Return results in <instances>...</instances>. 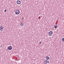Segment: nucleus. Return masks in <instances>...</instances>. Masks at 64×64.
<instances>
[{
  "label": "nucleus",
  "instance_id": "1",
  "mask_svg": "<svg viewBox=\"0 0 64 64\" xmlns=\"http://www.w3.org/2000/svg\"><path fill=\"white\" fill-rule=\"evenodd\" d=\"M15 13L16 15H19L20 14V10H15Z\"/></svg>",
  "mask_w": 64,
  "mask_h": 64
},
{
  "label": "nucleus",
  "instance_id": "2",
  "mask_svg": "<svg viewBox=\"0 0 64 64\" xmlns=\"http://www.w3.org/2000/svg\"><path fill=\"white\" fill-rule=\"evenodd\" d=\"M53 34V32L50 31L49 32L48 35L49 36H52Z\"/></svg>",
  "mask_w": 64,
  "mask_h": 64
},
{
  "label": "nucleus",
  "instance_id": "3",
  "mask_svg": "<svg viewBox=\"0 0 64 64\" xmlns=\"http://www.w3.org/2000/svg\"><path fill=\"white\" fill-rule=\"evenodd\" d=\"M4 30V28H3V27L2 26H0V30L1 31H3Z\"/></svg>",
  "mask_w": 64,
  "mask_h": 64
},
{
  "label": "nucleus",
  "instance_id": "4",
  "mask_svg": "<svg viewBox=\"0 0 64 64\" xmlns=\"http://www.w3.org/2000/svg\"><path fill=\"white\" fill-rule=\"evenodd\" d=\"M12 46H8V50H11L12 49Z\"/></svg>",
  "mask_w": 64,
  "mask_h": 64
},
{
  "label": "nucleus",
  "instance_id": "5",
  "mask_svg": "<svg viewBox=\"0 0 64 64\" xmlns=\"http://www.w3.org/2000/svg\"><path fill=\"white\" fill-rule=\"evenodd\" d=\"M21 2L19 0H18L16 2V3L17 4H21Z\"/></svg>",
  "mask_w": 64,
  "mask_h": 64
},
{
  "label": "nucleus",
  "instance_id": "6",
  "mask_svg": "<svg viewBox=\"0 0 64 64\" xmlns=\"http://www.w3.org/2000/svg\"><path fill=\"white\" fill-rule=\"evenodd\" d=\"M44 64H47V60H45L44 61Z\"/></svg>",
  "mask_w": 64,
  "mask_h": 64
},
{
  "label": "nucleus",
  "instance_id": "7",
  "mask_svg": "<svg viewBox=\"0 0 64 64\" xmlns=\"http://www.w3.org/2000/svg\"><path fill=\"white\" fill-rule=\"evenodd\" d=\"M20 25L21 26H23V25H24V24L22 23V22L21 23Z\"/></svg>",
  "mask_w": 64,
  "mask_h": 64
},
{
  "label": "nucleus",
  "instance_id": "8",
  "mask_svg": "<svg viewBox=\"0 0 64 64\" xmlns=\"http://www.w3.org/2000/svg\"><path fill=\"white\" fill-rule=\"evenodd\" d=\"M46 60H48L49 58V57L48 56H46Z\"/></svg>",
  "mask_w": 64,
  "mask_h": 64
},
{
  "label": "nucleus",
  "instance_id": "9",
  "mask_svg": "<svg viewBox=\"0 0 64 64\" xmlns=\"http://www.w3.org/2000/svg\"><path fill=\"white\" fill-rule=\"evenodd\" d=\"M54 28H55L56 29L57 28V25H55L54 26Z\"/></svg>",
  "mask_w": 64,
  "mask_h": 64
},
{
  "label": "nucleus",
  "instance_id": "10",
  "mask_svg": "<svg viewBox=\"0 0 64 64\" xmlns=\"http://www.w3.org/2000/svg\"><path fill=\"white\" fill-rule=\"evenodd\" d=\"M62 40L63 42H64V38H62Z\"/></svg>",
  "mask_w": 64,
  "mask_h": 64
},
{
  "label": "nucleus",
  "instance_id": "11",
  "mask_svg": "<svg viewBox=\"0 0 64 64\" xmlns=\"http://www.w3.org/2000/svg\"><path fill=\"white\" fill-rule=\"evenodd\" d=\"M47 63H50L49 61H47Z\"/></svg>",
  "mask_w": 64,
  "mask_h": 64
},
{
  "label": "nucleus",
  "instance_id": "12",
  "mask_svg": "<svg viewBox=\"0 0 64 64\" xmlns=\"http://www.w3.org/2000/svg\"><path fill=\"white\" fill-rule=\"evenodd\" d=\"M39 43L40 44H41V42H40Z\"/></svg>",
  "mask_w": 64,
  "mask_h": 64
},
{
  "label": "nucleus",
  "instance_id": "13",
  "mask_svg": "<svg viewBox=\"0 0 64 64\" xmlns=\"http://www.w3.org/2000/svg\"><path fill=\"white\" fill-rule=\"evenodd\" d=\"M6 10H4V12H6Z\"/></svg>",
  "mask_w": 64,
  "mask_h": 64
}]
</instances>
